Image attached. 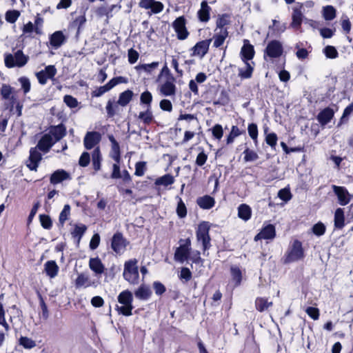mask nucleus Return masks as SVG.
<instances>
[{
  "label": "nucleus",
  "mask_w": 353,
  "mask_h": 353,
  "mask_svg": "<svg viewBox=\"0 0 353 353\" xmlns=\"http://www.w3.org/2000/svg\"><path fill=\"white\" fill-rule=\"evenodd\" d=\"M136 259L125 262L123 276L124 279L131 285H137L139 283V273Z\"/></svg>",
  "instance_id": "f257e3e1"
},
{
  "label": "nucleus",
  "mask_w": 353,
  "mask_h": 353,
  "mask_svg": "<svg viewBox=\"0 0 353 353\" xmlns=\"http://www.w3.org/2000/svg\"><path fill=\"white\" fill-rule=\"evenodd\" d=\"M133 296L129 290L121 292L118 296V301L121 306H117V310L119 314L128 316L132 315Z\"/></svg>",
  "instance_id": "f03ea898"
},
{
  "label": "nucleus",
  "mask_w": 353,
  "mask_h": 353,
  "mask_svg": "<svg viewBox=\"0 0 353 353\" xmlns=\"http://www.w3.org/2000/svg\"><path fill=\"white\" fill-rule=\"evenodd\" d=\"M304 258V251L302 243L299 240H294L286 252L283 261L284 263H290Z\"/></svg>",
  "instance_id": "7ed1b4c3"
},
{
  "label": "nucleus",
  "mask_w": 353,
  "mask_h": 353,
  "mask_svg": "<svg viewBox=\"0 0 353 353\" xmlns=\"http://www.w3.org/2000/svg\"><path fill=\"white\" fill-rule=\"evenodd\" d=\"M29 57L23 54L22 50H18L14 54H5V65L8 68L14 67L21 68L28 61Z\"/></svg>",
  "instance_id": "20e7f679"
},
{
  "label": "nucleus",
  "mask_w": 353,
  "mask_h": 353,
  "mask_svg": "<svg viewBox=\"0 0 353 353\" xmlns=\"http://www.w3.org/2000/svg\"><path fill=\"white\" fill-rule=\"evenodd\" d=\"M209 230L210 225L208 223L205 221L200 223L196 230V239L198 241H201L204 252L208 250L211 246Z\"/></svg>",
  "instance_id": "39448f33"
},
{
  "label": "nucleus",
  "mask_w": 353,
  "mask_h": 353,
  "mask_svg": "<svg viewBox=\"0 0 353 353\" xmlns=\"http://www.w3.org/2000/svg\"><path fill=\"white\" fill-rule=\"evenodd\" d=\"M180 246L176 248L174 253L175 261L183 263L188 259L191 250V241L189 238L179 241Z\"/></svg>",
  "instance_id": "423d86ee"
},
{
  "label": "nucleus",
  "mask_w": 353,
  "mask_h": 353,
  "mask_svg": "<svg viewBox=\"0 0 353 353\" xmlns=\"http://www.w3.org/2000/svg\"><path fill=\"white\" fill-rule=\"evenodd\" d=\"M128 243L121 233L117 232L112 238L111 248L117 254L121 255L125 251Z\"/></svg>",
  "instance_id": "0eeeda50"
},
{
  "label": "nucleus",
  "mask_w": 353,
  "mask_h": 353,
  "mask_svg": "<svg viewBox=\"0 0 353 353\" xmlns=\"http://www.w3.org/2000/svg\"><path fill=\"white\" fill-rule=\"evenodd\" d=\"M283 52L282 43L277 40H273L268 43L265 50L266 54L270 58H278L281 56Z\"/></svg>",
  "instance_id": "6e6552de"
},
{
  "label": "nucleus",
  "mask_w": 353,
  "mask_h": 353,
  "mask_svg": "<svg viewBox=\"0 0 353 353\" xmlns=\"http://www.w3.org/2000/svg\"><path fill=\"white\" fill-rule=\"evenodd\" d=\"M172 26L177 34V38L180 40L185 39L189 32L185 27V19L184 17H179L173 22Z\"/></svg>",
  "instance_id": "1a4fd4ad"
},
{
  "label": "nucleus",
  "mask_w": 353,
  "mask_h": 353,
  "mask_svg": "<svg viewBox=\"0 0 353 353\" xmlns=\"http://www.w3.org/2000/svg\"><path fill=\"white\" fill-rule=\"evenodd\" d=\"M101 134L98 132H88L86 133L83 143L87 150L94 148L101 141Z\"/></svg>",
  "instance_id": "9d476101"
},
{
  "label": "nucleus",
  "mask_w": 353,
  "mask_h": 353,
  "mask_svg": "<svg viewBox=\"0 0 353 353\" xmlns=\"http://www.w3.org/2000/svg\"><path fill=\"white\" fill-rule=\"evenodd\" d=\"M332 189L337 196L339 202L341 205H345L349 203L350 194L344 187L333 185Z\"/></svg>",
  "instance_id": "9b49d317"
},
{
  "label": "nucleus",
  "mask_w": 353,
  "mask_h": 353,
  "mask_svg": "<svg viewBox=\"0 0 353 353\" xmlns=\"http://www.w3.org/2000/svg\"><path fill=\"white\" fill-rule=\"evenodd\" d=\"M212 39H205L196 43L192 48L193 54L200 56L201 57H204L208 51Z\"/></svg>",
  "instance_id": "f8f14e48"
},
{
  "label": "nucleus",
  "mask_w": 353,
  "mask_h": 353,
  "mask_svg": "<svg viewBox=\"0 0 353 353\" xmlns=\"http://www.w3.org/2000/svg\"><path fill=\"white\" fill-rule=\"evenodd\" d=\"M275 234L276 232L274 226L272 224H269L264 227L261 231L255 236L254 240L272 239L275 237Z\"/></svg>",
  "instance_id": "ddd939ff"
},
{
  "label": "nucleus",
  "mask_w": 353,
  "mask_h": 353,
  "mask_svg": "<svg viewBox=\"0 0 353 353\" xmlns=\"http://www.w3.org/2000/svg\"><path fill=\"white\" fill-rule=\"evenodd\" d=\"M89 268L97 276H100L105 270L104 265L99 257L90 259Z\"/></svg>",
  "instance_id": "4468645a"
},
{
  "label": "nucleus",
  "mask_w": 353,
  "mask_h": 353,
  "mask_svg": "<svg viewBox=\"0 0 353 353\" xmlns=\"http://www.w3.org/2000/svg\"><path fill=\"white\" fill-rule=\"evenodd\" d=\"M41 159V154L37 148H31L30 151L29 163H27V166L30 170H37Z\"/></svg>",
  "instance_id": "2eb2a0df"
},
{
  "label": "nucleus",
  "mask_w": 353,
  "mask_h": 353,
  "mask_svg": "<svg viewBox=\"0 0 353 353\" xmlns=\"http://www.w3.org/2000/svg\"><path fill=\"white\" fill-rule=\"evenodd\" d=\"M55 142L56 141L53 139L50 134H45L39 141L37 147L40 150L44 152H47Z\"/></svg>",
  "instance_id": "dca6fc26"
},
{
  "label": "nucleus",
  "mask_w": 353,
  "mask_h": 353,
  "mask_svg": "<svg viewBox=\"0 0 353 353\" xmlns=\"http://www.w3.org/2000/svg\"><path fill=\"white\" fill-rule=\"evenodd\" d=\"M108 139L112 144L110 157L115 161L117 163H120L121 160V151L119 143L114 139L112 134L108 135Z\"/></svg>",
  "instance_id": "f3484780"
},
{
  "label": "nucleus",
  "mask_w": 353,
  "mask_h": 353,
  "mask_svg": "<svg viewBox=\"0 0 353 353\" xmlns=\"http://www.w3.org/2000/svg\"><path fill=\"white\" fill-rule=\"evenodd\" d=\"M212 8L208 6L207 1H203L201 3V8L197 12V16L200 21L208 22L210 18Z\"/></svg>",
  "instance_id": "a211bd4d"
},
{
  "label": "nucleus",
  "mask_w": 353,
  "mask_h": 353,
  "mask_svg": "<svg viewBox=\"0 0 353 353\" xmlns=\"http://www.w3.org/2000/svg\"><path fill=\"white\" fill-rule=\"evenodd\" d=\"M174 79L170 77L164 83L161 85V93L164 96H172L175 94L176 87L173 83Z\"/></svg>",
  "instance_id": "6ab92c4d"
},
{
  "label": "nucleus",
  "mask_w": 353,
  "mask_h": 353,
  "mask_svg": "<svg viewBox=\"0 0 353 353\" xmlns=\"http://www.w3.org/2000/svg\"><path fill=\"white\" fill-rule=\"evenodd\" d=\"M228 37V32L227 29H221L220 30L215 31V33L212 37V41L213 40V47L219 48L221 47L225 40V39Z\"/></svg>",
  "instance_id": "aec40b11"
},
{
  "label": "nucleus",
  "mask_w": 353,
  "mask_h": 353,
  "mask_svg": "<svg viewBox=\"0 0 353 353\" xmlns=\"http://www.w3.org/2000/svg\"><path fill=\"white\" fill-rule=\"evenodd\" d=\"M48 134H50L57 142L61 139L66 134V129L63 124L52 126L50 128Z\"/></svg>",
  "instance_id": "412c9836"
},
{
  "label": "nucleus",
  "mask_w": 353,
  "mask_h": 353,
  "mask_svg": "<svg viewBox=\"0 0 353 353\" xmlns=\"http://www.w3.org/2000/svg\"><path fill=\"white\" fill-rule=\"evenodd\" d=\"M66 38L61 31H56L50 37V45L54 48L58 49L65 42Z\"/></svg>",
  "instance_id": "4be33fe9"
},
{
  "label": "nucleus",
  "mask_w": 353,
  "mask_h": 353,
  "mask_svg": "<svg viewBox=\"0 0 353 353\" xmlns=\"http://www.w3.org/2000/svg\"><path fill=\"white\" fill-rule=\"evenodd\" d=\"M333 117V110L330 108H326L319 113L317 120L321 125H325L332 120Z\"/></svg>",
  "instance_id": "5701e85b"
},
{
  "label": "nucleus",
  "mask_w": 353,
  "mask_h": 353,
  "mask_svg": "<svg viewBox=\"0 0 353 353\" xmlns=\"http://www.w3.org/2000/svg\"><path fill=\"white\" fill-rule=\"evenodd\" d=\"M70 179V176L68 172L64 170H57L52 174L50 181L52 184L54 185Z\"/></svg>",
  "instance_id": "b1692460"
},
{
  "label": "nucleus",
  "mask_w": 353,
  "mask_h": 353,
  "mask_svg": "<svg viewBox=\"0 0 353 353\" xmlns=\"http://www.w3.org/2000/svg\"><path fill=\"white\" fill-rule=\"evenodd\" d=\"M152 295V291L149 286L142 284L134 292L136 298L140 300L146 301L150 299Z\"/></svg>",
  "instance_id": "393cba45"
},
{
  "label": "nucleus",
  "mask_w": 353,
  "mask_h": 353,
  "mask_svg": "<svg viewBox=\"0 0 353 353\" xmlns=\"http://www.w3.org/2000/svg\"><path fill=\"white\" fill-rule=\"evenodd\" d=\"M197 205L202 209L209 210L214 207L215 200L213 197L205 195L199 197L196 200Z\"/></svg>",
  "instance_id": "a878e982"
},
{
  "label": "nucleus",
  "mask_w": 353,
  "mask_h": 353,
  "mask_svg": "<svg viewBox=\"0 0 353 353\" xmlns=\"http://www.w3.org/2000/svg\"><path fill=\"white\" fill-rule=\"evenodd\" d=\"M45 272L50 278H54L59 272V267L54 261H48L45 265Z\"/></svg>",
  "instance_id": "bb28decb"
},
{
  "label": "nucleus",
  "mask_w": 353,
  "mask_h": 353,
  "mask_svg": "<svg viewBox=\"0 0 353 353\" xmlns=\"http://www.w3.org/2000/svg\"><path fill=\"white\" fill-rule=\"evenodd\" d=\"M133 96L134 93L130 90H127L120 93L119 99L117 101V104L123 107L126 106L131 101Z\"/></svg>",
  "instance_id": "cd10ccee"
},
{
  "label": "nucleus",
  "mask_w": 353,
  "mask_h": 353,
  "mask_svg": "<svg viewBox=\"0 0 353 353\" xmlns=\"http://www.w3.org/2000/svg\"><path fill=\"white\" fill-rule=\"evenodd\" d=\"M252 214L251 208L247 204H241L238 208V216L240 219L248 221Z\"/></svg>",
  "instance_id": "c85d7f7f"
},
{
  "label": "nucleus",
  "mask_w": 353,
  "mask_h": 353,
  "mask_svg": "<svg viewBox=\"0 0 353 353\" xmlns=\"http://www.w3.org/2000/svg\"><path fill=\"white\" fill-rule=\"evenodd\" d=\"M301 10V9L299 7H295L293 9L292 22L291 26L294 28H299L301 25L303 14Z\"/></svg>",
  "instance_id": "c756f323"
},
{
  "label": "nucleus",
  "mask_w": 353,
  "mask_h": 353,
  "mask_svg": "<svg viewBox=\"0 0 353 353\" xmlns=\"http://www.w3.org/2000/svg\"><path fill=\"white\" fill-rule=\"evenodd\" d=\"M241 54L244 62L251 60L254 54L253 46L252 45H244L241 48Z\"/></svg>",
  "instance_id": "7c9ffc66"
},
{
  "label": "nucleus",
  "mask_w": 353,
  "mask_h": 353,
  "mask_svg": "<svg viewBox=\"0 0 353 353\" xmlns=\"http://www.w3.org/2000/svg\"><path fill=\"white\" fill-rule=\"evenodd\" d=\"M272 305V301H268L265 298L259 297L255 301V306L258 311L263 312Z\"/></svg>",
  "instance_id": "2f4dec72"
},
{
  "label": "nucleus",
  "mask_w": 353,
  "mask_h": 353,
  "mask_svg": "<svg viewBox=\"0 0 353 353\" xmlns=\"http://www.w3.org/2000/svg\"><path fill=\"white\" fill-rule=\"evenodd\" d=\"M102 161L101 154L99 148H95L92 154V165L94 170L98 171L101 169V162Z\"/></svg>",
  "instance_id": "473e14b6"
},
{
  "label": "nucleus",
  "mask_w": 353,
  "mask_h": 353,
  "mask_svg": "<svg viewBox=\"0 0 353 353\" xmlns=\"http://www.w3.org/2000/svg\"><path fill=\"white\" fill-rule=\"evenodd\" d=\"M86 230L87 227L84 224H76L74 230L71 232V234L74 238H77L78 243H79Z\"/></svg>",
  "instance_id": "72a5a7b5"
},
{
  "label": "nucleus",
  "mask_w": 353,
  "mask_h": 353,
  "mask_svg": "<svg viewBox=\"0 0 353 353\" xmlns=\"http://www.w3.org/2000/svg\"><path fill=\"white\" fill-rule=\"evenodd\" d=\"M245 68H239V76L241 79H249L252 77L254 69L250 63L245 61Z\"/></svg>",
  "instance_id": "f704fd0d"
},
{
  "label": "nucleus",
  "mask_w": 353,
  "mask_h": 353,
  "mask_svg": "<svg viewBox=\"0 0 353 353\" xmlns=\"http://www.w3.org/2000/svg\"><path fill=\"white\" fill-rule=\"evenodd\" d=\"M334 226L341 229L344 226V212L341 208H338L334 214Z\"/></svg>",
  "instance_id": "c9c22d12"
},
{
  "label": "nucleus",
  "mask_w": 353,
  "mask_h": 353,
  "mask_svg": "<svg viewBox=\"0 0 353 353\" xmlns=\"http://www.w3.org/2000/svg\"><path fill=\"white\" fill-rule=\"evenodd\" d=\"M174 181V177L168 174L157 179L154 183L156 185L168 186L172 185Z\"/></svg>",
  "instance_id": "e433bc0d"
},
{
  "label": "nucleus",
  "mask_w": 353,
  "mask_h": 353,
  "mask_svg": "<svg viewBox=\"0 0 353 353\" xmlns=\"http://www.w3.org/2000/svg\"><path fill=\"white\" fill-rule=\"evenodd\" d=\"M70 214V206L68 204L64 205L63 209L61 212L59 216V223L61 226H63L65 222L68 219Z\"/></svg>",
  "instance_id": "4c0bfd02"
},
{
  "label": "nucleus",
  "mask_w": 353,
  "mask_h": 353,
  "mask_svg": "<svg viewBox=\"0 0 353 353\" xmlns=\"http://www.w3.org/2000/svg\"><path fill=\"white\" fill-rule=\"evenodd\" d=\"M139 119H141L145 124L150 123L153 119V114L151 111V108H147L145 112H141L139 114Z\"/></svg>",
  "instance_id": "58836bf2"
},
{
  "label": "nucleus",
  "mask_w": 353,
  "mask_h": 353,
  "mask_svg": "<svg viewBox=\"0 0 353 353\" xmlns=\"http://www.w3.org/2000/svg\"><path fill=\"white\" fill-rule=\"evenodd\" d=\"M230 272L232 280L235 282V285H239L242 279V273L240 268L237 266H232Z\"/></svg>",
  "instance_id": "ea45409f"
},
{
  "label": "nucleus",
  "mask_w": 353,
  "mask_h": 353,
  "mask_svg": "<svg viewBox=\"0 0 353 353\" xmlns=\"http://www.w3.org/2000/svg\"><path fill=\"white\" fill-rule=\"evenodd\" d=\"M13 92V88L10 85L7 84H3L0 93L2 96L3 99H14V97H11V94Z\"/></svg>",
  "instance_id": "a19ab883"
},
{
  "label": "nucleus",
  "mask_w": 353,
  "mask_h": 353,
  "mask_svg": "<svg viewBox=\"0 0 353 353\" xmlns=\"http://www.w3.org/2000/svg\"><path fill=\"white\" fill-rule=\"evenodd\" d=\"M323 17L327 21H331L336 17V10L332 6H327L323 8Z\"/></svg>",
  "instance_id": "79ce46f5"
},
{
  "label": "nucleus",
  "mask_w": 353,
  "mask_h": 353,
  "mask_svg": "<svg viewBox=\"0 0 353 353\" xmlns=\"http://www.w3.org/2000/svg\"><path fill=\"white\" fill-rule=\"evenodd\" d=\"M230 23L229 15L222 14L219 16L216 21V28L215 31L220 30L221 29H226L225 26Z\"/></svg>",
  "instance_id": "37998d69"
},
{
  "label": "nucleus",
  "mask_w": 353,
  "mask_h": 353,
  "mask_svg": "<svg viewBox=\"0 0 353 353\" xmlns=\"http://www.w3.org/2000/svg\"><path fill=\"white\" fill-rule=\"evenodd\" d=\"M159 65V62H152L149 64H140L135 67L137 71H144L146 72H150L154 69L157 68Z\"/></svg>",
  "instance_id": "c03bdc74"
},
{
  "label": "nucleus",
  "mask_w": 353,
  "mask_h": 353,
  "mask_svg": "<svg viewBox=\"0 0 353 353\" xmlns=\"http://www.w3.org/2000/svg\"><path fill=\"white\" fill-rule=\"evenodd\" d=\"M19 345L26 349H32L36 346V343L31 339L26 336H21L19 341Z\"/></svg>",
  "instance_id": "a18cd8bd"
},
{
  "label": "nucleus",
  "mask_w": 353,
  "mask_h": 353,
  "mask_svg": "<svg viewBox=\"0 0 353 353\" xmlns=\"http://www.w3.org/2000/svg\"><path fill=\"white\" fill-rule=\"evenodd\" d=\"M140 101L142 104H145L147 108H151L152 95L149 91L143 92L140 97Z\"/></svg>",
  "instance_id": "49530a36"
},
{
  "label": "nucleus",
  "mask_w": 353,
  "mask_h": 353,
  "mask_svg": "<svg viewBox=\"0 0 353 353\" xmlns=\"http://www.w3.org/2000/svg\"><path fill=\"white\" fill-rule=\"evenodd\" d=\"M241 134V130L237 126L233 125L231 129V132L227 138V144L233 143L234 139L239 137Z\"/></svg>",
  "instance_id": "de8ad7c7"
},
{
  "label": "nucleus",
  "mask_w": 353,
  "mask_h": 353,
  "mask_svg": "<svg viewBox=\"0 0 353 353\" xmlns=\"http://www.w3.org/2000/svg\"><path fill=\"white\" fill-rule=\"evenodd\" d=\"M324 53L327 58L329 59H335L338 57L339 53L336 49L332 46H327L324 48Z\"/></svg>",
  "instance_id": "09e8293b"
},
{
  "label": "nucleus",
  "mask_w": 353,
  "mask_h": 353,
  "mask_svg": "<svg viewBox=\"0 0 353 353\" xmlns=\"http://www.w3.org/2000/svg\"><path fill=\"white\" fill-rule=\"evenodd\" d=\"M39 220L43 228L49 230L52 228V220L48 215L40 214Z\"/></svg>",
  "instance_id": "8fccbe9b"
},
{
  "label": "nucleus",
  "mask_w": 353,
  "mask_h": 353,
  "mask_svg": "<svg viewBox=\"0 0 353 353\" xmlns=\"http://www.w3.org/2000/svg\"><path fill=\"white\" fill-rule=\"evenodd\" d=\"M146 170V163L145 161L137 162L135 165L134 174L137 176H142L144 175Z\"/></svg>",
  "instance_id": "3c124183"
},
{
  "label": "nucleus",
  "mask_w": 353,
  "mask_h": 353,
  "mask_svg": "<svg viewBox=\"0 0 353 353\" xmlns=\"http://www.w3.org/2000/svg\"><path fill=\"white\" fill-rule=\"evenodd\" d=\"M176 213L180 218H184L187 215V209L185 205L181 198H179V201L178 202Z\"/></svg>",
  "instance_id": "603ef678"
},
{
  "label": "nucleus",
  "mask_w": 353,
  "mask_h": 353,
  "mask_svg": "<svg viewBox=\"0 0 353 353\" xmlns=\"http://www.w3.org/2000/svg\"><path fill=\"white\" fill-rule=\"evenodd\" d=\"M20 13L17 10H9L6 13V20L11 23H14L19 18Z\"/></svg>",
  "instance_id": "864d4df0"
},
{
  "label": "nucleus",
  "mask_w": 353,
  "mask_h": 353,
  "mask_svg": "<svg viewBox=\"0 0 353 353\" xmlns=\"http://www.w3.org/2000/svg\"><path fill=\"white\" fill-rule=\"evenodd\" d=\"M127 80L125 77H117L112 79L108 83H106L107 86L108 87L109 90H110L112 89L114 86L119 83H126Z\"/></svg>",
  "instance_id": "5fc2aeb1"
},
{
  "label": "nucleus",
  "mask_w": 353,
  "mask_h": 353,
  "mask_svg": "<svg viewBox=\"0 0 353 353\" xmlns=\"http://www.w3.org/2000/svg\"><path fill=\"white\" fill-rule=\"evenodd\" d=\"M243 153L245 154L244 160L246 162L254 161H256V159H258V158H259L258 154L255 152H254L248 148L245 149V151L243 152Z\"/></svg>",
  "instance_id": "6e6d98bb"
},
{
  "label": "nucleus",
  "mask_w": 353,
  "mask_h": 353,
  "mask_svg": "<svg viewBox=\"0 0 353 353\" xmlns=\"http://www.w3.org/2000/svg\"><path fill=\"white\" fill-rule=\"evenodd\" d=\"M248 131L250 137L254 140L255 143L257 142L258 128L255 123L249 124Z\"/></svg>",
  "instance_id": "4d7b16f0"
},
{
  "label": "nucleus",
  "mask_w": 353,
  "mask_h": 353,
  "mask_svg": "<svg viewBox=\"0 0 353 353\" xmlns=\"http://www.w3.org/2000/svg\"><path fill=\"white\" fill-rule=\"evenodd\" d=\"M63 101L70 108H76L79 104L77 99L71 95H65L63 97Z\"/></svg>",
  "instance_id": "13d9d810"
},
{
  "label": "nucleus",
  "mask_w": 353,
  "mask_h": 353,
  "mask_svg": "<svg viewBox=\"0 0 353 353\" xmlns=\"http://www.w3.org/2000/svg\"><path fill=\"white\" fill-rule=\"evenodd\" d=\"M120 271V268L112 264V266L104 272L106 277L113 279L115 275Z\"/></svg>",
  "instance_id": "bf43d9fd"
},
{
  "label": "nucleus",
  "mask_w": 353,
  "mask_h": 353,
  "mask_svg": "<svg viewBox=\"0 0 353 353\" xmlns=\"http://www.w3.org/2000/svg\"><path fill=\"white\" fill-rule=\"evenodd\" d=\"M19 81L21 83L24 94L29 92L30 90V81L29 79L26 77H22L19 79Z\"/></svg>",
  "instance_id": "052dcab7"
},
{
  "label": "nucleus",
  "mask_w": 353,
  "mask_h": 353,
  "mask_svg": "<svg viewBox=\"0 0 353 353\" xmlns=\"http://www.w3.org/2000/svg\"><path fill=\"white\" fill-rule=\"evenodd\" d=\"M265 141L272 148H275L277 143V136L275 133H270L265 137Z\"/></svg>",
  "instance_id": "680f3d73"
},
{
  "label": "nucleus",
  "mask_w": 353,
  "mask_h": 353,
  "mask_svg": "<svg viewBox=\"0 0 353 353\" xmlns=\"http://www.w3.org/2000/svg\"><path fill=\"white\" fill-rule=\"evenodd\" d=\"M128 57L129 63L133 64L137 61L139 54L137 50L130 48L128 50Z\"/></svg>",
  "instance_id": "e2e57ef3"
},
{
  "label": "nucleus",
  "mask_w": 353,
  "mask_h": 353,
  "mask_svg": "<svg viewBox=\"0 0 353 353\" xmlns=\"http://www.w3.org/2000/svg\"><path fill=\"white\" fill-rule=\"evenodd\" d=\"M90 161V154L87 152L82 153L79 158V164L82 167H86L89 165Z\"/></svg>",
  "instance_id": "0e129e2a"
},
{
  "label": "nucleus",
  "mask_w": 353,
  "mask_h": 353,
  "mask_svg": "<svg viewBox=\"0 0 353 353\" xmlns=\"http://www.w3.org/2000/svg\"><path fill=\"white\" fill-rule=\"evenodd\" d=\"M164 8L163 4L160 1H153L152 3V7H150V9H151V12L154 14H158L163 11Z\"/></svg>",
  "instance_id": "69168bd1"
},
{
  "label": "nucleus",
  "mask_w": 353,
  "mask_h": 353,
  "mask_svg": "<svg viewBox=\"0 0 353 353\" xmlns=\"http://www.w3.org/2000/svg\"><path fill=\"white\" fill-rule=\"evenodd\" d=\"M278 196L284 201H288L291 199L292 194L288 189L283 188L279 191Z\"/></svg>",
  "instance_id": "338daca9"
},
{
  "label": "nucleus",
  "mask_w": 353,
  "mask_h": 353,
  "mask_svg": "<svg viewBox=\"0 0 353 353\" xmlns=\"http://www.w3.org/2000/svg\"><path fill=\"white\" fill-rule=\"evenodd\" d=\"M100 235L98 233L94 234L90 241V248L94 250L98 248L100 243Z\"/></svg>",
  "instance_id": "774afa93"
}]
</instances>
